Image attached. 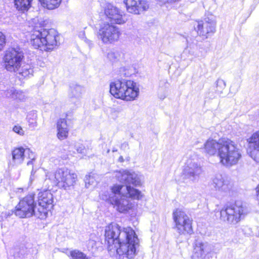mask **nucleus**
<instances>
[{
  "instance_id": "obj_26",
  "label": "nucleus",
  "mask_w": 259,
  "mask_h": 259,
  "mask_svg": "<svg viewBox=\"0 0 259 259\" xmlns=\"http://www.w3.org/2000/svg\"><path fill=\"white\" fill-rule=\"evenodd\" d=\"M83 92V88L79 85H74L70 88L69 96L70 98L79 99Z\"/></svg>"
},
{
  "instance_id": "obj_22",
  "label": "nucleus",
  "mask_w": 259,
  "mask_h": 259,
  "mask_svg": "<svg viewBox=\"0 0 259 259\" xmlns=\"http://www.w3.org/2000/svg\"><path fill=\"white\" fill-rule=\"evenodd\" d=\"M57 128L58 138L61 140L66 139L69 131L66 120L64 118L60 119L57 122Z\"/></svg>"
},
{
  "instance_id": "obj_42",
  "label": "nucleus",
  "mask_w": 259,
  "mask_h": 259,
  "mask_svg": "<svg viewBox=\"0 0 259 259\" xmlns=\"http://www.w3.org/2000/svg\"><path fill=\"white\" fill-rule=\"evenodd\" d=\"M118 162H123L124 161V159H123V157L122 156H120L118 159Z\"/></svg>"
},
{
  "instance_id": "obj_32",
  "label": "nucleus",
  "mask_w": 259,
  "mask_h": 259,
  "mask_svg": "<svg viewBox=\"0 0 259 259\" xmlns=\"http://www.w3.org/2000/svg\"><path fill=\"white\" fill-rule=\"evenodd\" d=\"M85 187L89 188L90 186L93 185L94 182V179L91 176H86L85 179Z\"/></svg>"
},
{
  "instance_id": "obj_24",
  "label": "nucleus",
  "mask_w": 259,
  "mask_h": 259,
  "mask_svg": "<svg viewBox=\"0 0 259 259\" xmlns=\"http://www.w3.org/2000/svg\"><path fill=\"white\" fill-rule=\"evenodd\" d=\"M248 153L250 156L252 155V152L254 151L259 150V131L252 134L248 139Z\"/></svg>"
},
{
  "instance_id": "obj_36",
  "label": "nucleus",
  "mask_w": 259,
  "mask_h": 259,
  "mask_svg": "<svg viewBox=\"0 0 259 259\" xmlns=\"http://www.w3.org/2000/svg\"><path fill=\"white\" fill-rule=\"evenodd\" d=\"M6 43L5 35L0 31V51L2 50Z\"/></svg>"
},
{
  "instance_id": "obj_1",
  "label": "nucleus",
  "mask_w": 259,
  "mask_h": 259,
  "mask_svg": "<svg viewBox=\"0 0 259 259\" xmlns=\"http://www.w3.org/2000/svg\"><path fill=\"white\" fill-rule=\"evenodd\" d=\"M105 236L109 250H116L119 255L128 258L136 255L139 239L131 228H124L121 231L118 224L111 223L106 227Z\"/></svg>"
},
{
  "instance_id": "obj_19",
  "label": "nucleus",
  "mask_w": 259,
  "mask_h": 259,
  "mask_svg": "<svg viewBox=\"0 0 259 259\" xmlns=\"http://www.w3.org/2000/svg\"><path fill=\"white\" fill-rule=\"evenodd\" d=\"M123 3L127 11L135 14H139L149 8V5L144 0H125Z\"/></svg>"
},
{
  "instance_id": "obj_8",
  "label": "nucleus",
  "mask_w": 259,
  "mask_h": 259,
  "mask_svg": "<svg viewBox=\"0 0 259 259\" xmlns=\"http://www.w3.org/2000/svg\"><path fill=\"white\" fill-rule=\"evenodd\" d=\"M15 213L16 215L22 218L30 217L33 215L42 218L40 212L38 211L33 194L28 195L20 201L16 206Z\"/></svg>"
},
{
  "instance_id": "obj_33",
  "label": "nucleus",
  "mask_w": 259,
  "mask_h": 259,
  "mask_svg": "<svg viewBox=\"0 0 259 259\" xmlns=\"http://www.w3.org/2000/svg\"><path fill=\"white\" fill-rule=\"evenodd\" d=\"M13 131L20 136H23L24 135V131L22 127L18 124L16 125L13 127Z\"/></svg>"
},
{
  "instance_id": "obj_28",
  "label": "nucleus",
  "mask_w": 259,
  "mask_h": 259,
  "mask_svg": "<svg viewBox=\"0 0 259 259\" xmlns=\"http://www.w3.org/2000/svg\"><path fill=\"white\" fill-rule=\"evenodd\" d=\"M68 255L70 259H88L85 254L78 249L70 250Z\"/></svg>"
},
{
  "instance_id": "obj_6",
  "label": "nucleus",
  "mask_w": 259,
  "mask_h": 259,
  "mask_svg": "<svg viewBox=\"0 0 259 259\" xmlns=\"http://www.w3.org/2000/svg\"><path fill=\"white\" fill-rule=\"evenodd\" d=\"M241 156V151L238 145L230 139L224 138L218 156L220 163L230 167L237 164Z\"/></svg>"
},
{
  "instance_id": "obj_23",
  "label": "nucleus",
  "mask_w": 259,
  "mask_h": 259,
  "mask_svg": "<svg viewBox=\"0 0 259 259\" xmlns=\"http://www.w3.org/2000/svg\"><path fill=\"white\" fill-rule=\"evenodd\" d=\"M5 95L8 98L17 101L25 102L27 99V96L23 92L16 90L14 88L7 90L5 92Z\"/></svg>"
},
{
  "instance_id": "obj_17",
  "label": "nucleus",
  "mask_w": 259,
  "mask_h": 259,
  "mask_svg": "<svg viewBox=\"0 0 259 259\" xmlns=\"http://www.w3.org/2000/svg\"><path fill=\"white\" fill-rule=\"evenodd\" d=\"M193 259H205L206 255L211 251L210 245L206 241L197 238L193 244Z\"/></svg>"
},
{
  "instance_id": "obj_29",
  "label": "nucleus",
  "mask_w": 259,
  "mask_h": 259,
  "mask_svg": "<svg viewBox=\"0 0 259 259\" xmlns=\"http://www.w3.org/2000/svg\"><path fill=\"white\" fill-rule=\"evenodd\" d=\"M37 113L36 111H33L30 112L27 116L29 125L32 127H35L37 126Z\"/></svg>"
},
{
  "instance_id": "obj_40",
  "label": "nucleus",
  "mask_w": 259,
  "mask_h": 259,
  "mask_svg": "<svg viewBox=\"0 0 259 259\" xmlns=\"http://www.w3.org/2000/svg\"><path fill=\"white\" fill-rule=\"evenodd\" d=\"M187 45L186 50L188 49L189 48L191 49L192 48H194V46H196L195 45H191V44L189 42V40L187 39Z\"/></svg>"
},
{
  "instance_id": "obj_12",
  "label": "nucleus",
  "mask_w": 259,
  "mask_h": 259,
  "mask_svg": "<svg viewBox=\"0 0 259 259\" xmlns=\"http://www.w3.org/2000/svg\"><path fill=\"white\" fill-rule=\"evenodd\" d=\"M194 29L198 35L203 39L212 35L215 32L216 22L212 15L196 21L194 24Z\"/></svg>"
},
{
  "instance_id": "obj_3",
  "label": "nucleus",
  "mask_w": 259,
  "mask_h": 259,
  "mask_svg": "<svg viewBox=\"0 0 259 259\" xmlns=\"http://www.w3.org/2000/svg\"><path fill=\"white\" fill-rule=\"evenodd\" d=\"M24 53L19 47L8 48L2 59L3 67L8 72L16 73L20 78L32 75L33 70L30 65L24 63Z\"/></svg>"
},
{
  "instance_id": "obj_14",
  "label": "nucleus",
  "mask_w": 259,
  "mask_h": 259,
  "mask_svg": "<svg viewBox=\"0 0 259 259\" xmlns=\"http://www.w3.org/2000/svg\"><path fill=\"white\" fill-rule=\"evenodd\" d=\"M115 177L120 182L135 186L141 185L142 176L133 170L121 169L115 172Z\"/></svg>"
},
{
  "instance_id": "obj_2",
  "label": "nucleus",
  "mask_w": 259,
  "mask_h": 259,
  "mask_svg": "<svg viewBox=\"0 0 259 259\" xmlns=\"http://www.w3.org/2000/svg\"><path fill=\"white\" fill-rule=\"evenodd\" d=\"M104 14L111 23L103 22L100 25L97 36L105 45L117 41L121 33L119 28L112 23L123 24L127 21L124 12L111 4H107L104 8Z\"/></svg>"
},
{
  "instance_id": "obj_46",
  "label": "nucleus",
  "mask_w": 259,
  "mask_h": 259,
  "mask_svg": "<svg viewBox=\"0 0 259 259\" xmlns=\"http://www.w3.org/2000/svg\"><path fill=\"white\" fill-rule=\"evenodd\" d=\"M110 152V149H108L107 151V153L108 154Z\"/></svg>"
},
{
  "instance_id": "obj_39",
  "label": "nucleus",
  "mask_w": 259,
  "mask_h": 259,
  "mask_svg": "<svg viewBox=\"0 0 259 259\" xmlns=\"http://www.w3.org/2000/svg\"><path fill=\"white\" fill-rule=\"evenodd\" d=\"M129 148V145L127 142H124L120 145V149L125 150L126 149Z\"/></svg>"
},
{
  "instance_id": "obj_21",
  "label": "nucleus",
  "mask_w": 259,
  "mask_h": 259,
  "mask_svg": "<svg viewBox=\"0 0 259 259\" xmlns=\"http://www.w3.org/2000/svg\"><path fill=\"white\" fill-rule=\"evenodd\" d=\"M223 140L224 139H220L217 141L212 139H208L204 144V152L209 155H215L218 157Z\"/></svg>"
},
{
  "instance_id": "obj_25",
  "label": "nucleus",
  "mask_w": 259,
  "mask_h": 259,
  "mask_svg": "<svg viewBox=\"0 0 259 259\" xmlns=\"http://www.w3.org/2000/svg\"><path fill=\"white\" fill-rule=\"evenodd\" d=\"M41 5L48 10H54L60 6L62 0H39Z\"/></svg>"
},
{
  "instance_id": "obj_41",
  "label": "nucleus",
  "mask_w": 259,
  "mask_h": 259,
  "mask_svg": "<svg viewBox=\"0 0 259 259\" xmlns=\"http://www.w3.org/2000/svg\"><path fill=\"white\" fill-rule=\"evenodd\" d=\"M256 191L257 198V199L259 200V185L256 187Z\"/></svg>"
},
{
  "instance_id": "obj_43",
  "label": "nucleus",
  "mask_w": 259,
  "mask_h": 259,
  "mask_svg": "<svg viewBox=\"0 0 259 259\" xmlns=\"http://www.w3.org/2000/svg\"><path fill=\"white\" fill-rule=\"evenodd\" d=\"M166 95H165V94L162 95H159V98H160L161 99H164V98L166 97Z\"/></svg>"
},
{
  "instance_id": "obj_4",
  "label": "nucleus",
  "mask_w": 259,
  "mask_h": 259,
  "mask_svg": "<svg viewBox=\"0 0 259 259\" xmlns=\"http://www.w3.org/2000/svg\"><path fill=\"white\" fill-rule=\"evenodd\" d=\"M110 92L115 98L130 101L137 98L139 89L134 81L121 78L110 83Z\"/></svg>"
},
{
  "instance_id": "obj_37",
  "label": "nucleus",
  "mask_w": 259,
  "mask_h": 259,
  "mask_svg": "<svg viewBox=\"0 0 259 259\" xmlns=\"http://www.w3.org/2000/svg\"><path fill=\"white\" fill-rule=\"evenodd\" d=\"M250 157L257 162H259V150L254 151L252 152V155Z\"/></svg>"
},
{
  "instance_id": "obj_38",
  "label": "nucleus",
  "mask_w": 259,
  "mask_h": 259,
  "mask_svg": "<svg viewBox=\"0 0 259 259\" xmlns=\"http://www.w3.org/2000/svg\"><path fill=\"white\" fill-rule=\"evenodd\" d=\"M76 150L79 153H83L84 152L85 147L82 144L76 145Z\"/></svg>"
},
{
  "instance_id": "obj_44",
  "label": "nucleus",
  "mask_w": 259,
  "mask_h": 259,
  "mask_svg": "<svg viewBox=\"0 0 259 259\" xmlns=\"http://www.w3.org/2000/svg\"><path fill=\"white\" fill-rule=\"evenodd\" d=\"M116 151H117V149L114 148H113V149H112V152H116Z\"/></svg>"
},
{
  "instance_id": "obj_18",
  "label": "nucleus",
  "mask_w": 259,
  "mask_h": 259,
  "mask_svg": "<svg viewBox=\"0 0 259 259\" xmlns=\"http://www.w3.org/2000/svg\"><path fill=\"white\" fill-rule=\"evenodd\" d=\"M112 192L114 194L122 195L124 197L139 199L141 192L138 190L131 187L129 185L123 186L115 185L111 188Z\"/></svg>"
},
{
  "instance_id": "obj_27",
  "label": "nucleus",
  "mask_w": 259,
  "mask_h": 259,
  "mask_svg": "<svg viewBox=\"0 0 259 259\" xmlns=\"http://www.w3.org/2000/svg\"><path fill=\"white\" fill-rule=\"evenodd\" d=\"M32 0H15V5L19 11H28L31 6Z\"/></svg>"
},
{
  "instance_id": "obj_9",
  "label": "nucleus",
  "mask_w": 259,
  "mask_h": 259,
  "mask_svg": "<svg viewBox=\"0 0 259 259\" xmlns=\"http://www.w3.org/2000/svg\"><path fill=\"white\" fill-rule=\"evenodd\" d=\"M172 219L177 233L181 235L193 233V220L181 208H176L172 212Z\"/></svg>"
},
{
  "instance_id": "obj_10",
  "label": "nucleus",
  "mask_w": 259,
  "mask_h": 259,
  "mask_svg": "<svg viewBox=\"0 0 259 259\" xmlns=\"http://www.w3.org/2000/svg\"><path fill=\"white\" fill-rule=\"evenodd\" d=\"M247 213L246 207L240 202H236L220 211L221 219L233 224H236L243 219Z\"/></svg>"
},
{
  "instance_id": "obj_20",
  "label": "nucleus",
  "mask_w": 259,
  "mask_h": 259,
  "mask_svg": "<svg viewBox=\"0 0 259 259\" xmlns=\"http://www.w3.org/2000/svg\"><path fill=\"white\" fill-rule=\"evenodd\" d=\"M212 181L213 186L215 190L220 192H228L232 188V184L231 182L221 175H217Z\"/></svg>"
},
{
  "instance_id": "obj_45",
  "label": "nucleus",
  "mask_w": 259,
  "mask_h": 259,
  "mask_svg": "<svg viewBox=\"0 0 259 259\" xmlns=\"http://www.w3.org/2000/svg\"><path fill=\"white\" fill-rule=\"evenodd\" d=\"M161 83L166 84V82L165 81H163L161 82Z\"/></svg>"
},
{
  "instance_id": "obj_15",
  "label": "nucleus",
  "mask_w": 259,
  "mask_h": 259,
  "mask_svg": "<svg viewBox=\"0 0 259 259\" xmlns=\"http://www.w3.org/2000/svg\"><path fill=\"white\" fill-rule=\"evenodd\" d=\"M38 211L40 212L42 217L46 216L47 210H50L53 206V197L50 191L40 192L38 194Z\"/></svg>"
},
{
  "instance_id": "obj_30",
  "label": "nucleus",
  "mask_w": 259,
  "mask_h": 259,
  "mask_svg": "<svg viewBox=\"0 0 259 259\" xmlns=\"http://www.w3.org/2000/svg\"><path fill=\"white\" fill-rule=\"evenodd\" d=\"M216 84V92L218 94H222L223 93V90L226 87V82L225 81L222 79H218L215 82Z\"/></svg>"
},
{
  "instance_id": "obj_7",
  "label": "nucleus",
  "mask_w": 259,
  "mask_h": 259,
  "mask_svg": "<svg viewBox=\"0 0 259 259\" xmlns=\"http://www.w3.org/2000/svg\"><path fill=\"white\" fill-rule=\"evenodd\" d=\"M46 177L52 180L59 187L64 190H69L77 181V175L66 167L57 169L54 174L47 172Z\"/></svg>"
},
{
  "instance_id": "obj_16",
  "label": "nucleus",
  "mask_w": 259,
  "mask_h": 259,
  "mask_svg": "<svg viewBox=\"0 0 259 259\" xmlns=\"http://www.w3.org/2000/svg\"><path fill=\"white\" fill-rule=\"evenodd\" d=\"M120 198L118 196L114 195L103 198V199L108 200L110 203L114 206V207L120 212L125 213L131 209L133 207V203L126 197L120 195Z\"/></svg>"
},
{
  "instance_id": "obj_13",
  "label": "nucleus",
  "mask_w": 259,
  "mask_h": 259,
  "mask_svg": "<svg viewBox=\"0 0 259 259\" xmlns=\"http://www.w3.org/2000/svg\"><path fill=\"white\" fill-rule=\"evenodd\" d=\"M12 159L10 162V165L21 164L25 158L30 159L27 163V165H32L35 159V155L28 148L19 147L14 149L12 152Z\"/></svg>"
},
{
  "instance_id": "obj_5",
  "label": "nucleus",
  "mask_w": 259,
  "mask_h": 259,
  "mask_svg": "<svg viewBox=\"0 0 259 259\" xmlns=\"http://www.w3.org/2000/svg\"><path fill=\"white\" fill-rule=\"evenodd\" d=\"M59 36L53 29H34L30 36V43L35 49L42 51H51L57 46Z\"/></svg>"
},
{
  "instance_id": "obj_34",
  "label": "nucleus",
  "mask_w": 259,
  "mask_h": 259,
  "mask_svg": "<svg viewBox=\"0 0 259 259\" xmlns=\"http://www.w3.org/2000/svg\"><path fill=\"white\" fill-rule=\"evenodd\" d=\"M96 242L93 239H90L87 242V246L89 251L93 250L96 247Z\"/></svg>"
},
{
  "instance_id": "obj_35",
  "label": "nucleus",
  "mask_w": 259,
  "mask_h": 259,
  "mask_svg": "<svg viewBox=\"0 0 259 259\" xmlns=\"http://www.w3.org/2000/svg\"><path fill=\"white\" fill-rule=\"evenodd\" d=\"M26 251L25 249H21L19 252L14 254L15 257L24 258L26 256Z\"/></svg>"
},
{
  "instance_id": "obj_11",
  "label": "nucleus",
  "mask_w": 259,
  "mask_h": 259,
  "mask_svg": "<svg viewBox=\"0 0 259 259\" xmlns=\"http://www.w3.org/2000/svg\"><path fill=\"white\" fill-rule=\"evenodd\" d=\"M195 156L189 157L183 167L182 177L184 183H195L197 182L202 169Z\"/></svg>"
},
{
  "instance_id": "obj_31",
  "label": "nucleus",
  "mask_w": 259,
  "mask_h": 259,
  "mask_svg": "<svg viewBox=\"0 0 259 259\" xmlns=\"http://www.w3.org/2000/svg\"><path fill=\"white\" fill-rule=\"evenodd\" d=\"M120 57V54L118 51H110L107 54V58L111 61L115 62L118 60Z\"/></svg>"
}]
</instances>
